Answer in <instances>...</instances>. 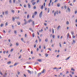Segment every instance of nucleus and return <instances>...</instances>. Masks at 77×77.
Wrapping results in <instances>:
<instances>
[{"mask_svg": "<svg viewBox=\"0 0 77 77\" xmlns=\"http://www.w3.org/2000/svg\"><path fill=\"white\" fill-rule=\"evenodd\" d=\"M24 25H26L27 23H28V22L27 21H26V19H25L24 20Z\"/></svg>", "mask_w": 77, "mask_h": 77, "instance_id": "nucleus-1", "label": "nucleus"}, {"mask_svg": "<svg viewBox=\"0 0 77 77\" xmlns=\"http://www.w3.org/2000/svg\"><path fill=\"white\" fill-rule=\"evenodd\" d=\"M42 11L39 14V17L40 18L42 17Z\"/></svg>", "mask_w": 77, "mask_h": 77, "instance_id": "nucleus-2", "label": "nucleus"}, {"mask_svg": "<svg viewBox=\"0 0 77 77\" xmlns=\"http://www.w3.org/2000/svg\"><path fill=\"white\" fill-rule=\"evenodd\" d=\"M69 33H68L67 35V39H68V38H69Z\"/></svg>", "mask_w": 77, "mask_h": 77, "instance_id": "nucleus-3", "label": "nucleus"}, {"mask_svg": "<svg viewBox=\"0 0 77 77\" xmlns=\"http://www.w3.org/2000/svg\"><path fill=\"white\" fill-rule=\"evenodd\" d=\"M45 72V69H44L43 70L42 72V73H44Z\"/></svg>", "mask_w": 77, "mask_h": 77, "instance_id": "nucleus-4", "label": "nucleus"}, {"mask_svg": "<svg viewBox=\"0 0 77 77\" xmlns=\"http://www.w3.org/2000/svg\"><path fill=\"white\" fill-rule=\"evenodd\" d=\"M28 6L29 8H31V6H30V4H29V3L28 4Z\"/></svg>", "mask_w": 77, "mask_h": 77, "instance_id": "nucleus-5", "label": "nucleus"}, {"mask_svg": "<svg viewBox=\"0 0 77 77\" xmlns=\"http://www.w3.org/2000/svg\"><path fill=\"white\" fill-rule=\"evenodd\" d=\"M27 71L29 73V74H32V73L31 72V71H30L29 70H28Z\"/></svg>", "mask_w": 77, "mask_h": 77, "instance_id": "nucleus-6", "label": "nucleus"}, {"mask_svg": "<svg viewBox=\"0 0 77 77\" xmlns=\"http://www.w3.org/2000/svg\"><path fill=\"white\" fill-rule=\"evenodd\" d=\"M7 75V73H5V75H3V77H6V76Z\"/></svg>", "mask_w": 77, "mask_h": 77, "instance_id": "nucleus-7", "label": "nucleus"}, {"mask_svg": "<svg viewBox=\"0 0 77 77\" xmlns=\"http://www.w3.org/2000/svg\"><path fill=\"white\" fill-rule=\"evenodd\" d=\"M41 73H38V77H39V76H40V75H41Z\"/></svg>", "mask_w": 77, "mask_h": 77, "instance_id": "nucleus-8", "label": "nucleus"}, {"mask_svg": "<svg viewBox=\"0 0 77 77\" xmlns=\"http://www.w3.org/2000/svg\"><path fill=\"white\" fill-rule=\"evenodd\" d=\"M60 26H58L57 28V30H59V28H60Z\"/></svg>", "mask_w": 77, "mask_h": 77, "instance_id": "nucleus-9", "label": "nucleus"}, {"mask_svg": "<svg viewBox=\"0 0 77 77\" xmlns=\"http://www.w3.org/2000/svg\"><path fill=\"white\" fill-rule=\"evenodd\" d=\"M8 11H7L5 12V14H6V15H8Z\"/></svg>", "mask_w": 77, "mask_h": 77, "instance_id": "nucleus-10", "label": "nucleus"}, {"mask_svg": "<svg viewBox=\"0 0 77 77\" xmlns=\"http://www.w3.org/2000/svg\"><path fill=\"white\" fill-rule=\"evenodd\" d=\"M71 34L72 35H74V32L73 31H72L71 32Z\"/></svg>", "mask_w": 77, "mask_h": 77, "instance_id": "nucleus-11", "label": "nucleus"}, {"mask_svg": "<svg viewBox=\"0 0 77 77\" xmlns=\"http://www.w3.org/2000/svg\"><path fill=\"white\" fill-rule=\"evenodd\" d=\"M17 23L18 25H20V24L21 23L20 22H17Z\"/></svg>", "mask_w": 77, "mask_h": 77, "instance_id": "nucleus-12", "label": "nucleus"}, {"mask_svg": "<svg viewBox=\"0 0 77 77\" xmlns=\"http://www.w3.org/2000/svg\"><path fill=\"white\" fill-rule=\"evenodd\" d=\"M38 62H42V61H41V59L38 60Z\"/></svg>", "mask_w": 77, "mask_h": 77, "instance_id": "nucleus-13", "label": "nucleus"}, {"mask_svg": "<svg viewBox=\"0 0 77 77\" xmlns=\"http://www.w3.org/2000/svg\"><path fill=\"white\" fill-rule=\"evenodd\" d=\"M30 21H32V19H30L29 20H28V22L29 23H30Z\"/></svg>", "mask_w": 77, "mask_h": 77, "instance_id": "nucleus-14", "label": "nucleus"}, {"mask_svg": "<svg viewBox=\"0 0 77 77\" xmlns=\"http://www.w3.org/2000/svg\"><path fill=\"white\" fill-rule=\"evenodd\" d=\"M48 13H49V12H50V8H48Z\"/></svg>", "mask_w": 77, "mask_h": 77, "instance_id": "nucleus-15", "label": "nucleus"}, {"mask_svg": "<svg viewBox=\"0 0 77 77\" xmlns=\"http://www.w3.org/2000/svg\"><path fill=\"white\" fill-rule=\"evenodd\" d=\"M43 32V30H42V29L41 30H39V32Z\"/></svg>", "mask_w": 77, "mask_h": 77, "instance_id": "nucleus-16", "label": "nucleus"}, {"mask_svg": "<svg viewBox=\"0 0 77 77\" xmlns=\"http://www.w3.org/2000/svg\"><path fill=\"white\" fill-rule=\"evenodd\" d=\"M71 71H75V69H73V68H72L71 69Z\"/></svg>", "mask_w": 77, "mask_h": 77, "instance_id": "nucleus-17", "label": "nucleus"}, {"mask_svg": "<svg viewBox=\"0 0 77 77\" xmlns=\"http://www.w3.org/2000/svg\"><path fill=\"white\" fill-rule=\"evenodd\" d=\"M16 45L17 46L19 45V44L18 43H16Z\"/></svg>", "mask_w": 77, "mask_h": 77, "instance_id": "nucleus-18", "label": "nucleus"}, {"mask_svg": "<svg viewBox=\"0 0 77 77\" xmlns=\"http://www.w3.org/2000/svg\"><path fill=\"white\" fill-rule=\"evenodd\" d=\"M32 25L34 26V24H35V22H34V21H32Z\"/></svg>", "mask_w": 77, "mask_h": 77, "instance_id": "nucleus-19", "label": "nucleus"}, {"mask_svg": "<svg viewBox=\"0 0 77 77\" xmlns=\"http://www.w3.org/2000/svg\"><path fill=\"white\" fill-rule=\"evenodd\" d=\"M45 56H46V57H48V54H45Z\"/></svg>", "mask_w": 77, "mask_h": 77, "instance_id": "nucleus-20", "label": "nucleus"}, {"mask_svg": "<svg viewBox=\"0 0 77 77\" xmlns=\"http://www.w3.org/2000/svg\"><path fill=\"white\" fill-rule=\"evenodd\" d=\"M12 20L13 21H14V20H15V18L14 17H12Z\"/></svg>", "mask_w": 77, "mask_h": 77, "instance_id": "nucleus-21", "label": "nucleus"}, {"mask_svg": "<svg viewBox=\"0 0 77 77\" xmlns=\"http://www.w3.org/2000/svg\"><path fill=\"white\" fill-rule=\"evenodd\" d=\"M32 37H33V38H34V37H35V34L34 33H33L32 34Z\"/></svg>", "mask_w": 77, "mask_h": 77, "instance_id": "nucleus-22", "label": "nucleus"}, {"mask_svg": "<svg viewBox=\"0 0 77 77\" xmlns=\"http://www.w3.org/2000/svg\"><path fill=\"white\" fill-rule=\"evenodd\" d=\"M11 63V61L8 62H7V64H9Z\"/></svg>", "mask_w": 77, "mask_h": 77, "instance_id": "nucleus-23", "label": "nucleus"}, {"mask_svg": "<svg viewBox=\"0 0 77 77\" xmlns=\"http://www.w3.org/2000/svg\"><path fill=\"white\" fill-rule=\"evenodd\" d=\"M3 23H2L0 25V26L1 27H3Z\"/></svg>", "mask_w": 77, "mask_h": 77, "instance_id": "nucleus-24", "label": "nucleus"}, {"mask_svg": "<svg viewBox=\"0 0 77 77\" xmlns=\"http://www.w3.org/2000/svg\"><path fill=\"white\" fill-rule=\"evenodd\" d=\"M57 6H58V7H59V6H60V4L58 3V4H57Z\"/></svg>", "mask_w": 77, "mask_h": 77, "instance_id": "nucleus-25", "label": "nucleus"}, {"mask_svg": "<svg viewBox=\"0 0 77 77\" xmlns=\"http://www.w3.org/2000/svg\"><path fill=\"white\" fill-rule=\"evenodd\" d=\"M34 14L35 15H36V14H37V12L35 11L34 12Z\"/></svg>", "mask_w": 77, "mask_h": 77, "instance_id": "nucleus-26", "label": "nucleus"}, {"mask_svg": "<svg viewBox=\"0 0 77 77\" xmlns=\"http://www.w3.org/2000/svg\"><path fill=\"white\" fill-rule=\"evenodd\" d=\"M36 64H39V63L38 62H36L35 63V65Z\"/></svg>", "mask_w": 77, "mask_h": 77, "instance_id": "nucleus-27", "label": "nucleus"}, {"mask_svg": "<svg viewBox=\"0 0 77 77\" xmlns=\"http://www.w3.org/2000/svg\"><path fill=\"white\" fill-rule=\"evenodd\" d=\"M32 4L33 5H35V4H36V2H32Z\"/></svg>", "mask_w": 77, "mask_h": 77, "instance_id": "nucleus-28", "label": "nucleus"}, {"mask_svg": "<svg viewBox=\"0 0 77 77\" xmlns=\"http://www.w3.org/2000/svg\"><path fill=\"white\" fill-rule=\"evenodd\" d=\"M69 24V22L68 21H67L66 22V24Z\"/></svg>", "mask_w": 77, "mask_h": 77, "instance_id": "nucleus-29", "label": "nucleus"}, {"mask_svg": "<svg viewBox=\"0 0 77 77\" xmlns=\"http://www.w3.org/2000/svg\"><path fill=\"white\" fill-rule=\"evenodd\" d=\"M68 10L69 11V12L70 11V8L69 7L68 8Z\"/></svg>", "mask_w": 77, "mask_h": 77, "instance_id": "nucleus-30", "label": "nucleus"}, {"mask_svg": "<svg viewBox=\"0 0 77 77\" xmlns=\"http://www.w3.org/2000/svg\"><path fill=\"white\" fill-rule=\"evenodd\" d=\"M29 18V15L28 14L27 15V18L28 19Z\"/></svg>", "mask_w": 77, "mask_h": 77, "instance_id": "nucleus-31", "label": "nucleus"}, {"mask_svg": "<svg viewBox=\"0 0 77 77\" xmlns=\"http://www.w3.org/2000/svg\"><path fill=\"white\" fill-rule=\"evenodd\" d=\"M9 45L10 47H11L12 45V43H10Z\"/></svg>", "mask_w": 77, "mask_h": 77, "instance_id": "nucleus-32", "label": "nucleus"}, {"mask_svg": "<svg viewBox=\"0 0 77 77\" xmlns=\"http://www.w3.org/2000/svg\"><path fill=\"white\" fill-rule=\"evenodd\" d=\"M56 11H55L54 12V17L56 16Z\"/></svg>", "mask_w": 77, "mask_h": 77, "instance_id": "nucleus-33", "label": "nucleus"}, {"mask_svg": "<svg viewBox=\"0 0 77 77\" xmlns=\"http://www.w3.org/2000/svg\"><path fill=\"white\" fill-rule=\"evenodd\" d=\"M13 50H14V49H11L10 51L11 52H12V51H13Z\"/></svg>", "mask_w": 77, "mask_h": 77, "instance_id": "nucleus-34", "label": "nucleus"}, {"mask_svg": "<svg viewBox=\"0 0 77 77\" xmlns=\"http://www.w3.org/2000/svg\"><path fill=\"white\" fill-rule=\"evenodd\" d=\"M45 42H47L48 41V39L46 38L45 39Z\"/></svg>", "mask_w": 77, "mask_h": 77, "instance_id": "nucleus-35", "label": "nucleus"}, {"mask_svg": "<svg viewBox=\"0 0 77 77\" xmlns=\"http://www.w3.org/2000/svg\"><path fill=\"white\" fill-rule=\"evenodd\" d=\"M52 32L53 33H54V29H52Z\"/></svg>", "mask_w": 77, "mask_h": 77, "instance_id": "nucleus-36", "label": "nucleus"}, {"mask_svg": "<svg viewBox=\"0 0 77 77\" xmlns=\"http://www.w3.org/2000/svg\"><path fill=\"white\" fill-rule=\"evenodd\" d=\"M43 48L44 49H45V45H44V46H43Z\"/></svg>", "mask_w": 77, "mask_h": 77, "instance_id": "nucleus-37", "label": "nucleus"}, {"mask_svg": "<svg viewBox=\"0 0 77 77\" xmlns=\"http://www.w3.org/2000/svg\"><path fill=\"white\" fill-rule=\"evenodd\" d=\"M48 50H49V51H51V49L50 48H48Z\"/></svg>", "mask_w": 77, "mask_h": 77, "instance_id": "nucleus-38", "label": "nucleus"}, {"mask_svg": "<svg viewBox=\"0 0 77 77\" xmlns=\"http://www.w3.org/2000/svg\"><path fill=\"white\" fill-rule=\"evenodd\" d=\"M70 57H69L68 58H67L66 60H68V59H69Z\"/></svg>", "mask_w": 77, "mask_h": 77, "instance_id": "nucleus-39", "label": "nucleus"}, {"mask_svg": "<svg viewBox=\"0 0 77 77\" xmlns=\"http://www.w3.org/2000/svg\"><path fill=\"white\" fill-rule=\"evenodd\" d=\"M17 65V63H16L14 64V66H16V65Z\"/></svg>", "mask_w": 77, "mask_h": 77, "instance_id": "nucleus-40", "label": "nucleus"}, {"mask_svg": "<svg viewBox=\"0 0 77 77\" xmlns=\"http://www.w3.org/2000/svg\"><path fill=\"white\" fill-rule=\"evenodd\" d=\"M18 2L19 3H21V0H18Z\"/></svg>", "mask_w": 77, "mask_h": 77, "instance_id": "nucleus-41", "label": "nucleus"}, {"mask_svg": "<svg viewBox=\"0 0 77 77\" xmlns=\"http://www.w3.org/2000/svg\"><path fill=\"white\" fill-rule=\"evenodd\" d=\"M72 75H74V71H72Z\"/></svg>", "mask_w": 77, "mask_h": 77, "instance_id": "nucleus-42", "label": "nucleus"}, {"mask_svg": "<svg viewBox=\"0 0 77 77\" xmlns=\"http://www.w3.org/2000/svg\"><path fill=\"white\" fill-rule=\"evenodd\" d=\"M41 9H43V5H42V7H41Z\"/></svg>", "mask_w": 77, "mask_h": 77, "instance_id": "nucleus-43", "label": "nucleus"}, {"mask_svg": "<svg viewBox=\"0 0 77 77\" xmlns=\"http://www.w3.org/2000/svg\"><path fill=\"white\" fill-rule=\"evenodd\" d=\"M34 1H35V0H32L31 1V3H33V2H34Z\"/></svg>", "mask_w": 77, "mask_h": 77, "instance_id": "nucleus-44", "label": "nucleus"}, {"mask_svg": "<svg viewBox=\"0 0 77 77\" xmlns=\"http://www.w3.org/2000/svg\"><path fill=\"white\" fill-rule=\"evenodd\" d=\"M59 44H60V47H61V48L62 47L61 44H60V43H59Z\"/></svg>", "mask_w": 77, "mask_h": 77, "instance_id": "nucleus-45", "label": "nucleus"}, {"mask_svg": "<svg viewBox=\"0 0 77 77\" xmlns=\"http://www.w3.org/2000/svg\"><path fill=\"white\" fill-rule=\"evenodd\" d=\"M62 69V68L61 67H60V68H58L57 69Z\"/></svg>", "mask_w": 77, "mask_h": 77, "instance_id": "nucleus-46", "label": "nucleus"}, {"mask_svg": "<svg viewBox=\"0 0 77 77\" xmlns=\"http://www.w3.org/2000/svg\"><path fill=\"white\" fill-rule=\"evenodd\" d=\"M14 33L15 34H17V31L14 30Z\"/></svg>", "mask_w": 77, "mask_h": 77, "instance_id": "nucleus-47", "label": "nucleus"}, {"mask_svg": "<svg viewBox=\"0 0 77 77\" xmlns=\"http://www.w3.org/2000/svg\"><path fill=\"white\" fill-rule=\"evenodd\" d=\"M72 38H75V35H73Z\"/></svg>", "mask_w": 77, "mask_h": 77, "instance_id": "nucleus-48", "label": "nucleus"}, {"mask_svg": "<svg viewBox=\"0 0 77 77\" xmlns=\"http://www.w3.org/2000/svg\"><path fill=\"white\" fill-rule=\"evenodd\" d=\"M20 72H18L17 74H18V75H20Z\"/></svg>", "mask_w": 77, "mask_h": 77, "instance_id": "nucleus-49", "label": "nucleus"}, {"mask_svg": "<svg viewBox=\"0 0 77 77\" xmlns=\"http://www.w3.org/2000/svg\"><path fill=\"white\" fill-rule=\"evenodd\" d=\"M50 32H51V29L50 28V29H49Z\"/></svg>", "mask_w": 77, "mask_h": 77, "instance_id": "nucleus-50", "label": "nucleus"}, {"mask_svg": "<svg viewBox=\"0 0 77 77\" xmlns=\"http://www.w3.org/2000/svg\"><path fill=\"white\" fill-rule=\"evenodd\" d=\"M12 29H14V26L12 25Z\"/></svg>", "mask_w": 77, "mask_h": 77, "instance_id": "nucleus-51", "label": "nucleus"}, {"mask_svg": "<svg viewBox=\"0 0 77 77\" xmlns=\"http://www.w3.org/2000/svg\"><path fill=\"white\" fill-rule=\"evenodd\" d=\"M57 1H58V0H55L54 2V3H56Z\"/></svg>", "mask_w": 77, "mask_h": 77, "instance_id": "nucleus-52", "label": "nucleus"}, {"mask_svg": "<svg viewBox=\"0 0 77 77\" xmlns=\"http://www.w3.org/2000/svg\"><path fill=\"white\" fill-rule=\"evenodd\" d=\"M24 8H26V4H24Z\"/></svg>", "mask_w": 77, "mask_h": 77, "instance_id": "nucleus-53", "label": "nucleus"}, {"mask_svg": "<svg viewBox=\"0 0 77 77\" xmlns=\"http://www.w3.org/2000/svg\"><path fill=\"white\" fill-rule=\"evenodd\" d=\"M8 25V22H6L5 23V26H6Z\"/></svg>", "mask_w": 77, "mask_h": 77, "instance_id": "nucleus-54", "label": "nucleus"}, {"mask_svg": "<svg viewBox=\"0 0 77 77\" xmlns=\"http://www.w3.org/2000/svg\"><path fill=\"white\" fill-rule=\"evenodd\" d=\"M29 30H30L31 31H32V29L30 28H29Z\"/></svg>", "mask_w": 77, "mask_h": 77, "instance_id": "nucleus-55", "label": "nucleus"}, {"mask_svg": "<svg viewBox=\"0 0 77 77\" xmlns=\"http://www.w3.org/2000/svg\"><path fill=\"white\" fill-rule=\"evenodd\" d=\"M36 6L33 7V9H36Z\"/></svg>", "mask_w": 77, "mask_h": 77, "instance_id": "nucleus-56", "label": "nucleus"}, {"mask_svg": "<svg viewBox=\"0 0 77 77\" xmlns=\"http://www.w3.org/2000/svg\"><path fill=\"white\" fill-rule=\"evenodd\" d=\"M55 36H54V35H52V38H54V37H55Z\"/></svg>", "mask_w": 77, "mask_h": 77, "instance_id": "nucleus-57", "label": "nucleus"}, {"mask_svg": "<svg viewBox=\"0 0 77 77\" xmlns=\"http://www.w3.org/2000/svg\"><path fill=\"white\" fill-rule=\"evenodd\" d=\"M14 66L13 65L10 66V68H11V67H13Z\"/></svg>", "mask_w": 77, "mask_h": 77, "instance_id": "nucleus-58", "label": "nucleus"}, {"mask_svg": "<svg viewBox=\"0 0 77 77\" xmlns=\"http://www.w3.org/2000/svg\"><path fill=\"white\" fill-rule=\"evenodd\" d=\"M0 74H1V75H3V73H2V72H0Z\"/></svg>", "mask_w": 77, "mask_h": 77, "instance_id": "nucleus-59", "label": "nucleus"}, {"mask_svg": "<svg viewBox=\"0 0 77 77\" xmlns=\"http://www.w3.org/2000/svg\"><path fill=\"white\" fill-rule=\"evenodd\" d=\"M36 45H34V48H36Z\"/></svg>", "mask_w": 77, "mask_h": 77, "instance_id": "nucleus-60", "label": "nucleus"}, {"mask_svg": "<svg viewBox=\"0 0 77 77\" xmlns=\"http://www.w3.org/2000/svg\"><path fill=\"white\" fill-rule=\"evenodd\" d=\"M44 7H45V2L43 5Z\"/></svg>", "mask_w": 77, "mask_h": 77, "instance_id": "nucleus-61", "label": "nucleus"}, {"mask_svg": "<svg viewBox=\"0 0 77 77\" xmlns=\"http://www.w3.org/2000/svg\"><path fill=\"white\" fill-rule=\"evenodd\" d=\"M16 0H13V3H15Z\"/></svg>", "mask_w": 77, "mask_h": 77, "instance_id": "nucleus-62", "label": "nucleus"}, {"mask_svg": "<svg viewBox=\"0 0 77 77\" xmlns=\"http://www.w3.org/2000/svg\"><path fill=\"white\" fill-rule=\"evenodd\" d=\"M77 11H75V14H77Z\"/></svg>", "mask_w": 77, "mask_h": 77, "instance_id": "nucleus-63", "label": "nucleus"}, {"mask_svg": "<svg viewBox=\"0 0 77 77\" xmlns=\"http://www.w3.org/2000/svg\"><path fill=\"white\" fill-rule=\"evenodd\" d=\"M21 41H23V38H21Z\"/></svg>", "mask_w": 77, "mask_h": 77, "instance_id": "nucleus-64", "label": "nucleus"}]
</instances>
